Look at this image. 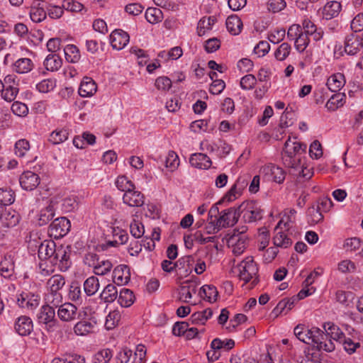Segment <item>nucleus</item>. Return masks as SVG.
<instances>
[{"label":"nucleus","instance_id":"obj_1","mask_svg":"<svg viewBox=\"0 0 363 363\" xmlns=\"http://www.w3.org/2000/svg\"><path fill=\"white\" fill-rule=\"evenodd\" d=\"M240 215L242 214V218L246 223H253L262 218L263 211L259 204L255 201H247L243 202L238 207Z\"/></svg>","mask_w":363,"mask_h":363},{"label":"nucleus","instance_id":"obj_2","mask_svg":"<svg viewBox=\"0 0 363 363\" xmlns=\"http://www.w3.org/2000/svg\"><path fill=\"white\" fill-rule=\"evenodd\" d=\"M239 270L240 279L245 283L252 279V285L255 286L258 279L256 277L258 272V268L252 257H247L242 261L238 266Z\"/></svg>","mask_w":363,"mask_h":363},{"label":"nucleus","instance_id":"obj_3","mask_svg":"<svg viewBox=\"0 0 363 363\" xmlns=\"http://www.w3.org/2000/svg\"><path fill=\"white\" fill-rule=\"evenodd\" d=\"M71 247L58 245L53 257L51 258L50 264L57 265L61 272L67 271L72 265L70 259Z\"/></svg>","mask_w":363,"mask_h":363},{"label":"nucleus","instance_id":"obj_4","mask_svg":"<svg viewBox=\"0 0 363 363\" xmlns=\"http://www.w3.org/2000/svg\"><path fill=\"white\" fill-rule=\"evenodd\" d=\"M312 346L318 351L333 352L335 349L334 342L328 338L327 333L315 327L313 331Z\"/></svg>","mask_w":363,"mask_h":363},{"label":"nucleus","instance_id":"obj_5","mask_svg":"<svg viewBox=\"0 0 363 363\" xmlns=\"http://www.w3.org/2000/svg\"><path fill=\"white\" fill-rule=\"evenodd\" d=\"M70 221L65 217L55 218L50 225L48 234L55 239L62 238L69 231Z\"/></svg>","mask_w":363,"mask_h":363},{"label":"nucleus","instance_id":"obj_6","mask_svg":"<svg viewBox=\"0 0 363 363\" xmlns=\"http://www.w3.org/2000/svg\"><path fill=\"white\" fill-rule=\"evenodd\" d=\"M17 303L21 308L33 311L40 304V296L32 292H22L18 296Z\"/></svg>","mask_w":363,"mask_h":363},{"label":"nucleus","instance_id":"obj_7","mask_svg":"<svg viewBox=\"0 0 363 363\" xmlns=\"http://www.w3.org/2000/svg\"><path fill=\"white\" fill-rule=\"evenodd\" d=\"M57 315L61 320L69 322L79 318L80 313L78 312L77 307L74 304L65 303L60 306Z\"/></svg>","mask_w":363,"mask_h":363},{"label":"nucleus","instance_id":"obj_8","mask_svg":"<svg viewBox=\"0 0 363 363\" xmlns=\"http://www.w3.org/2000/svg\"><path fill=\"white\" fill-rule=\"evenodd\" d=\"M261 172L268 180L281 184L285 179V172L278 166L269 164L262 167Z\"/></svg>","mask_w":363,"mask_h":363},{"label":"nucleus","instance_id":"obj_9","mask_svg":"<svg viewBox=\"0 0 363 363\" xmlns=\"http://www.w3.org/2000/svg\"><path fill=\"white\" fill-rule=\"evenodd\" d=\"M240 213L238 209L233 208H228L221 212V215L217 218L218 226L226 228L234 225L238 220Z\"/></svg>","mask_w":363,"mask_h":363},{"label":"nucleus","instance_id":"obj_10","mask_svg":"<svg viewBox=\"0 0 363 363\" xmlns=\"http://www.w3.org/2000/svg\"><path fill=\"white\" fill-rule=\"evenodd\" d=\"M363 48V33L361 35L352 33L346 37L345 51L348 55H355L360 48Z\"/></svg>","mask_w":363,"mask_h":363},{"label":"nucleus","instance_id":"obj_11","mask_svg":"<svg viewBox=\"0 0 363 363\" xmlns=\"http://www.w3.org/2000/svg\"><path fill=\"white\" fill-rule=\"evenodd\" d=\"M19 183L23 189L33 191L39 185L40 177L31 171H26L20 176Z\"/></svg>","mask_w":363,"mask_h":363},{"label":"nucleus","instance_id":"obj_12","mask_svg":"<svg viewBox=\"0 0 363 363\" xmlns=\"http://www.w3.org/2000/svg\"><path fill=\"white\" fill-rule=\"evenodd\" d=\"M129 35L121 29H116L110 35V42L113 49L121 50L129 42Z\"/></svg>","mask_w":363,"mask_h":363},{"label":"nucleus","instance_id":"obj_13","mask_svg":"<svg viewBox=\"0 0 363 363\" xmlns=\"http://www.w3.org/2000/svg\"><path fill=\"white\" fill-rule=\"evenodd\" d=\"M58 245L52 240H44L38 246V257L40 260L46 259L51 262V258L53 257Z\"/></svg>","mask_w":363,"mask_h":363},{"label":"nucleus","instance_id":"obj_14","mask_svg":"<svg viewBox=\"0 0 363 363\" xmlns=\"http://www.w3.org/2000/svg\"><path fill=\"white\" fill-rule=\"evenodd\" d=\"M38 322L45 324L49 328L54 326L57 322L55 319V311L53 306H43L38 315Z\"/></svg>","mask_w":363,"mask_h":363},{"label":"nucleus","instance_id":"obj_15","mask_svg":"<svg viewBox=\"0 0 363 363\" xmlns=\"http://www.w3.org/2000/svg\"><path fill=\"white\" fill-rule=\"evenodd\" d=\"M130 279L129 267L125 264L117 266L113 271V280L117 285L127 284Z\"/></svg>","mask_w":363,"mask_h":363},{"label":"nucleus","instance_id":"obj_16","mask_svg":"<svg viewBox=\"0 0 363 363\" xmlns=\"http://www.w3.org/2000/svg\"><path fill=\"white\" fill-rule=\"evenodd\" d=\"M123 201L129 206L140 207L144 204L145 196L140 191H135V189H133L128 193H124Z\"/></svg>","mask_w":363,"mask_h":363},{"label":"nucleus","instance_id":"obj_17","mask_svg":"<svg viewBox=\"0 0 363 363\" xmlns=\"http://www.w3.org/2000/svg\"><path fill=\"white\" fill-rule=\"evenodd\" d=\"M47 16V11L45 9L44 2L34 1L30 6V17L35 23H40L44 21Z\"/></svg>","mask_w":363,"mask_h":363},{"label":"nucleus","instance_id":"obj_18","mask_svg":"<svg viewBox=\"0 0 363 363\" xmlns=\"http://www.w3.org/2000/svg\"><path fill=\"white\" fill-rule=\"evenodd\" d=\"M315 329V327L308 329L304 325L299 324L294 328V334L300 341L308 345H311L313 339L312 336H313Z\"/></svg>","mask_w":363,"mask_h":363},{"label":"nucleus","instance_id":"obj_19","mask_svg":"<svg viewBox=\"0 0 363 363\" xmlns=\"http://www.w3.org/2000/svg\"><path fill=\"white\" fill-rule=\"evenodd\" d=\"M33 328V321L26 315L19 317L15 323V330L21 336L28 335Z\"/></svg>","mask_w":363,"mask_h":363},{"label":"nucleus","instance_id":"obj_20","mask_svg":"<svg viewBox=\"0 0 363 363\" xmlns=\"http://www.w3.org/2000/svg\"><path fill=\"white\" fill-rule=\"evenodd\" d=\"M306 145L296 141H291L289 138L284 144L283 154L286 156L295 157L296 155L304 152L306 150Z\"/></svg>","mask_w":363,"mask_h":363},{"label":"nucleus","instance_id":"obj_21","mask_svg":"<svg viewBox=\"0 0 363 363\" xmlns=\"http://www.w3.org/2000/svg\"><path fill=\"white\" fill-rule=\"evenodd\" d=\"M197 284L192 281H184L179 289V300L189 303V299L192 298V295L196 292Z\"/></svg>","mask_w":363,"mask_h":363},{"label":"nucleus","instance_id":"obj_22","mask_svg":"<svg viewBox=\"0 0 363 363\" xmlns=\"http://www.w3.org/2000/svg\"><path fill=\"white\" fill-rule=\"evenodd\" d=\"M189 162L191 166L202 169H208L212 164L209 157L203 153L192 154L190 157Z\"/></svg>","mask_w":363,"mask_h":363},{"label":"nucleus","instance_id":"obj_23","mask_svg":"<svg viewBox=\"0 0 363 363\" xmlns=\"http://www.w3.org/2000/svg\"><path fill=\"white\" fill-rule=\"evenodd\" d=\"M282 224L283 220H281L275 227L276 235L273 238V242L277 247L287 248L292 244V241L284 232L279 231V229L282 230Z\"/></svg>","mask_w":363,"mask_h":363},{"label":"nucleus","instance_id":"obj_24","mask_svg":"<svg viewBox=\"0 0 363 363\" xmlns=\"http://www.w3.org/2000/svg\"><path fill=\"white\" fill-rule=\"evenodd\" d=\"M345 84V78L343 74L337 72L331 75L327 80L326 85L332 92L339 91Z\"/></svg>","mask_w":363,"mask_h":363},{"label":"nucleus","instance_id":"obj_25","mask_svg":"<svg viewBox=\"0 0 363 363\" xmlns=\"http://www.w3.org/2000/svg\"><path fill=\"white\" fill-rule=\"evenodd\" d=\"M323 329L328 335V338L340 343L345 337L344 333L334 323H327L323 325Z\"/></svg>","mask_w":363,"mask_h":363},{"label":"nucleus","instance_id":"obj_26","mask_svg":"<svg viewBox=\"0 0 363 363\" xmlns=\"http://www.w3.org/2000/svg\"><path fill=\"white\" fill-rule=\"evenodd\" d=\"M96 91V85L90 77H84L79 88V94L82 97L92 96Z\"/></svg>","mask_w":363,"mask_h":363},{"label":"nucleus","instance_id":"obj_27","mask_svg":"<svg viewBox=\"0 0 363 363\" xmlns=\"http://www.w3.org/2000/svg\"><path fill=\"white\" fill-rule=\"evenodd\" d=\"M0 273L2 277L9 279L14 272V262L11 254L5 255L4 259L1 262Z\"/></svg>","mask_w":363,"mask_h":363},{"label":"nucleus","instance_id":"obj_28","mask_svg":"<svg viewBox=\"0 0 363 363\" xmlns=\"http://www.w3.org/2000/svg\"><path fill=\"white\" fill-rule=\"evenodd\" d=\"M341 7L340 3L336 1L327 3L323 7V17L329 20L337 16L341 11Z\"/></svg>","mask_w":363,"mask_h":363},{"label":"nucleus","instance_id":"obj_29","mask_svg":"<svg viewBox=\"0 0 363 363\" xmlns=\"http://www.w3.org/2000/svg\"><path fill=\"white\" fill-rule=\"evenodd\" d=\"M213 315V311L211 308H206L202 311H197L194 313L190 318L193 324L204 325L206 322L210 319Z\"/></svg>","mask_w":363,"mask_h":363},{"label":"nucleus","instance_id":"obj_30","mask_svg":"<svg viewBox=\"0 0 363 363\" xmlns=\"http://www.w3.org/2000/svg\"><path fill=\"white\" fill-rule=\"evenodd\" d=\"M226 28L233 35H238L242 28V22L236 16H230L226 20Z\"/></svg>","mask_w":363,"mask_h":363},{"label":"nucleus","instance_id":"obj_31","mask_svg":"<svg viewBox=\"0 0 363 363\" xmlns=\"http://www.w3.org/2000/svg\"><path fill=\"white\" fill-rule=\"evenodd\" d=\"M62 65L61 57L55 54H50L44 61V66L47 70L54 72L58 70Z\"/></svg>","mask_w":363,"mask_h":363},{"label":"nucleus","instance_id":"obj_32","mask_svg":"<svg viewBox=\"0 0 363 363\" xmlns=\"http://www.w3.org/2000/svg\"><path fill=\"white\" fill-rule=\"evenodd\" d=\"M118 297V290L113 284H108L100 294V298L105 303H112Z\"/></svg>","mask_w":363,"mask_h":363},{"label":"nucleus","instance_id":"obj_33","mask_svg":"<svg viewBox=\"0 0 363 363\" xmlns=\"http://www.w3.org/2000/svg\"><path fill=\"white\" fill-rule=\"evenodd\" d=\"M200 296L210 303L217 300L218 292L216 286L213 285H204L200 289Z\"/></svg>","mask_w":363,"mask_h":363},{"label":"nucleus","instance_id":"obj_34","mask_svg":"<svg viewBox=\"0 0 363 363\" xmlns=\"http://www.w3.org/2000/svg\"><path fill=\"white\" fill-rule=\"evenodd\" d=\"M135 301V296L133 292L128 289H122L120 291L118 302L122 307H129Z\"/></svg>","mask_w":363,"mask_h":363},{"label":"nucleus","instance_id":"obj_35","mask_svg":"<svg viewBox=\"0 0 363 363\" xmlns=\"http://www.w3.org/2000/svg\"><path fill=\"white\" fill-rule=\"evenodd\" d=\"M69 298L77 303H82L83 301V294L81 290V286L77 281H72L69 286Z\"/></svg>","mask_w":363,"mask_h":363},{"label":"nucleus","instance_id":"obj_36","mask_svg":"<svg viewBox=\"0 0 363 363\" xmlns=\"http://www.w3.org/2000/svg\"><path fill=\"white\" fill-rule=\"evenodd\" d=\"M99 281L94 276L89 277L84 282V290L88 296L94 295L99 289Z\"/></svg>","mask_w":363,"mask_h":363},{"label":"nucleus","instance_id":"obj_37","mask_svg":"<svg viewBox=\"0 0 363 363\" xmlns=\"http://www.w3.org/2000/svg\"><path fill=\"white\" fill-rule=\"evenodd\" d=\"M47 284L50 289L49 291L52 292H60L65 284V279L62 275L55 274L48 279Z\"/></svg>","mask_w":363,"mask_h":363},{"label":"nucleus","instance_id":"obj_38","mask_svg":"<svg viewBox=\"0 0 363 363\" xmlns=\"http://www.w3.org/2000/svg\"><path fill=\"white\" fill-rule=\"evenodd\" d=\"M33 64L29 58H21L13 64V69L20 74L28 73L33 68Z\"/></svg>","mask_w":363,"mask_h":363},{"label":"nucleus","instance_id":"obj_39","mask_svg":"<svg viewBox=\"0 0 363 363\" xmlns=\"http://www.w3.org/2000/svg\"><path fill=\"white\" fill-rule=\"evenodd\" d=\"M55 216V210L52 204L43 208L39 214L38 225H44L48 223Z\"/></svg>","mask_w":363,"mask_h":363},{"label":"nucleus","instance_id":"obj_40","mask_svg":"<svg viewBox=\"0 0 363 363\" xmlns=\"http://www.w3.org/2000/svg\"><path fill=\"white\" fill-rule=\"evenodd\" d=\"M65 59L67 62L75 63L80 59L79 50L74 45H67L64 48Z\"/></svg>","mask_w":363,"mask_h":363},{"label":"nucleus","instance_id":"obj_41","mask_svg":"<svg viewBox=\"0 0 363 363\" xmlns=\"http://www.w3.org/2000/svg\"><path fill=\"white\" fill-rule=\"evenodd\" d=\"M94 327V323L89 320L79 321L74 327V331L77 335H86L91 333Z\"/></svg>","mask_w":363,"mask_h":363},{"label":"nucleus","instance_id":"obj_42","mask_svg":"<svg viewBox=\"0 0 363 363\" xmlns=\"http://www.w3.org/2000/svg\"><path fill=\"white\" fill-rule=\"evenodd\" d=\"M69 133L67 129H57L52 131L49 136V141L54 145L65 142L68 138Z\"/></svg>","mask_w":363,"mask_h":363},{"label":"nucleus","instance_id":"obj_43","mask_svg":"<svg viewBox=\"0 0 363 363\" xmlns=\"http://www.w3.org/2000/svg\"><path fill=\"white\" fill-rule=\"evenodd\" d=\"M145 16L146 20L152 24L160 22L163 18L162 11L158 8L153 7H150L146 10Z\"/></svg>","mask_w":363,"mask_h":363},{"label":"nucleus","instance_id":"obj_44","mask_svg":"<svg viewBox=\"0 0 363 363\" xmlns=\"http://www.w3.org/2000/svg\"><path fill=\"white\" fill-rule=\"evenodd\" d=\"M235 346V341L232 339H227L221 340L219 338H215L211 342V348L213 350H220L225 349V350H230Z\"/></svg>","mask_w":363,"mask_h":363},{"label":"nucleus","instance_id":"obj_45","mask_svg":"<svg viewBox=\"0 0 363 363\" xmlns=\"http://www.w3.org/2000/svg\"><path fill=\"white\" fill-rule=\"evenodd\" d=\"M116 186L118 190L124 193H128L132 189H135V184L125 176H120L116 181Z\"/></svg>","mask_w":363,"mask_h":363},{"label":"nucleus","instance_id":"obj_46","mask_svg":"<svg viewBox=\"0 0 363 363\" xmlns=\"http://www.w3.org/2000/svg\"><path fill=\"white\" fill-rule=\"evenodd\" d=\"M113 267L111 261L108 259H99L97 264L94 267V272L96 275H105L109 272Z\"/></svg>","mask_w":363,"mask_h":363},{"label":"nucleus","instance_id":"obj_47","mask_svg":"<svg viewBox=\"0 0 363 363\" xmlns=\"http://www.w3.org/2000/svg\"><path fill=\"white\" fill-rule=\"evenodd\" d=\"M345 96V95L341 93L333 94L327 101L325 107L329 111H335L337 108L343 106L342 100Z\"/></svg>","mask_w":363,"mask_h":363},{"label":"nucleus","instance_id":"obj_48","mask_svg":"<svg viewBox=\"0 0 363 363\" xmlns=\"http://www.w3.org/2000/svg\"><path fill=\"white\" fill-rule=\"evenodd\" d=\"M308 223L311 225H315L323 220V216L315 206H312L307 211Z\"/></svg>","mask_w":363,"mask_h":363},{"label":"nucleus","instance_id":"obj_49","mask_svg":"<svg viewBox=\"0 0 363 363\" xmlns=\"http://www.w3.org/2000/svg\"><path fill=\"white\" fill-rule=\"evenodd\" d=\"M121 318V312L118 310L111 311L106 316L105 327L107 330L114 328L120 321Z\"/></svg>","mask_w":363,"mask_h":363},{"label":"nucleus","instance_id":"obj_50","mask_svg":"<svg viewBox=\"0 0 363 363\" xmlns=\"http://www.w3.org/2000/svg\"><path fill=\"white\" fill-rule=\"evenodd\" d=\"M15 201V194L11 189H0V206L11 205Z\"/></svg>","mask_w":363,"mask_h":363},{"label":"nucleus","instance_id":"obj_51","mask_svg":"<svg viewBox=\"0 0 363 363\" xmlns=\"http://www.w3.org/2000/svg\"><path fill=\"white\" fill-rule=\"evenodd\" d=\"M46 306L60 307L62 302V295L60 292H52L49 291L45 296Z\"/></svg>","mask_w":363,"mask_h":363},{"label":"nucleus","instance_id":"obj_52","mask_svg":"<svg viewBox=\"0 0 363 363\" xmlns=\"http://www.w3.org/2000/svg\"><path fill=\"white\" fill-rule=\"evenodd\" d=\"M291 48L287 43H281L274 52V56L277 60H284L290 54Z\"/></svg>","mask_w":363,"mask_h":363},{"label":"nucleus","instance_id":"obj_53","mask_svg":"<svg viewBox=\"0 0 363 363\" xmlns=\"http://www.w3.org/2000/svg\"><path fill=\"white\" fill-rule=\"evenodd\" d=\"M294 116V112L292 111V108H291V110L289 111V108L287 107L280 118L279 126L281 128H285L292 125L294 123V122H293Z\"/></svg>","mask_w":363,"mask_h":363},{"label":"nucleus","instance_id":"obj_54","mask_svg":"<svg viewBox=\"0 0 363 363\" xmlns=\"http://www.w3.org/2000/svg\"><path fill=\"white\" fill-rule=\"evenodd\" d=\"M2 91V97L7 101H12L15 99L18 92V89L16 86H13L12 84H9L1 90Z\"/></svg>","mask_w":363,"mask_h":363},{"label":"nucleus","instance_id":"obj_55","mask_svg":"<svg viewBox=\"0 0 363 363\" xmlns=\"http://www.w3.org/2000/svg\"><path fill=\"white\" fill-rule=\"evenodd\" d=\"M130 231L134 238H140L145 233L144 225L141 222L133 219V221L130 224Z\"/></svg>","mask_w":363,"mask_h":363},{"label":"nucleus","instance_id":"obj_56","mask_svg":"<svg viewBox=\"0 0 363 363\" xmlns=\"http://www.w3.org/2000/svg\"><path fill=\"white\" fill-rule=\"evenodd\" d=\"M56 81L52 79H43L36 84V89L41 93H48L55 87Z\"/></svg>","mask_w":363,"mask_h":363},{"label":"nucleus","instance_id":"obj_57","mask_svg":"<svg viewBox=\"0 0 363 363\" xmlns=\"http://www.w3.org/2000/svg\"><path fill=\"white\" fill-rule=\"evenodd\" d=\"M179 164V160L174 151H169L165 158V166L169 168L170 171L175 170Z\"/></svg>","mask_w":363,"mask_h":363},{"label":"nucleus","instance_id":"obj_58","mask_svg":"<svg viewBox=\"0 0 363 363\" xmlns=\"http://www.w3.org/2000/svg\"><path fill=\"white\" fill-rule=\"evenodd\" d=\"M5 209L3 206H0V220H3V224L4 226L8 228L15 226L18 223V217L17 216L13 215L9 219L8 217L9 215H6L4 213Z\"/></svg>","mask_w":363,"mask_h":363},{"label":"nucleus","instance_id":"obj_59","mask_svg":"<svg viewBox=\"0 0 363 363\" xmlns=\"http://www.w3.org/2000/svg\"><path fill=\"white\" fill-rule=\"evenodd\" d=\"M112 357V352L110 349H104L99 351L94 356V363H108Z\"/></svg>","mask_w":363,"mask_h":363},{"label":"nucleus","instance_id":"obj_60","mask_svg":"<svg viewBox=\"0 0 363 363\" xmlns=\"http://www.w3.org/2000/svg\"><path fill=\"white\" fill-rule=\"evenodd\" d=\"M29 148V142L26 139H21L15 144V154L16 156L22 157L26 155Z\"/></svg>","mask_w":363,"mask_h":363},{"label":"nucleus","instance_id":"obj_61","mask_svg":"<svg viewBox=\"0 0 363 363\" xmlns=\"http://www.w3.org/2000/svg\"><path fill=\"white\" fill-rule=\"evenodd\" d=\"M232 240H235V245L233 246V252L235 255L238 256L240 255L245 250L246 247V239L242 237H239L236 238V236L234 235L232 238Z\"/></svg>","mask_w":363,"mask_h":363},{"label":"nucleus","instance_id":"obj_62","mask_svg":"<svg viewBox=\"0 0 363 363\" xmlns=\"http://www.w3.org/2000/svg\"><path fill=\"white\" fill-rule=\"evenodd\" d=\"M257 79L253 74H247L241 78L240 84L242 89L250 90L254 88Z\"/></svg>","mask_w":363,"mask_h":363},{"label":"nucleus","instance_id":"obj_63","mask_svg":"<svg viewBox=\"0 0 363 363\" xmlns=\"http://www.w3.org/2000/svg\"><path fill=\"white\" fill-rule=\"evenodd\" d=\"M307 34L301 33L300 35L294 40L296 49L298 52H303L308 45L309 38Z\"/></svg>","mask_w":363,"mask_h":363},{"label":"nucleus","instance_id":"obj_64","mask_svg":"<svg viewBox=\"0 0 363 363\" xmlns=\"http://www.w3.org/2000/svg\"><path fill=\"white\" fill-rule=\"evenodd\" d=\"M350 27L355 33L363 30V12L357 14L352 19Z\"/></svg>","mask_w":363,"mask_h":363}]
</instances>
